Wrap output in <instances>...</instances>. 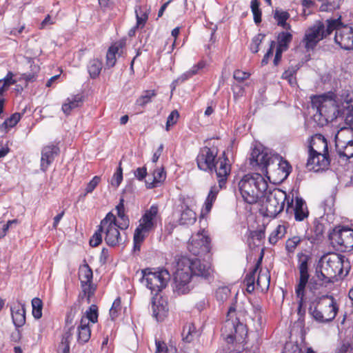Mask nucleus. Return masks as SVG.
I'll return each instance as SVG.
<instances>
[{
  "label": "nucleus",
  "mask_w": 353,
  "mask_h": 353,
  "mask_svg": "<svg viewBox=\"0 0 353 353\" xmlns=\"http://www.w3.org/2000/svg\"><path fill=\"white\" fill-rule=\"evenodd\" d=\"M250 163L252 167L261 171L263 174L270 180L268 167L277 163V171L280 174L281 181L285 179L292 171V167L287 161H284L277 154H274L262 145H256L253 148L250 157Z\"/></svg>",
  "instance_id": "nucleus-1"
},
{
  "label": "nucleus",
  "mask_w": 353,
  "mask_h": 353,
  "mask_svg": "<svg viewBox=\"0 0 353 353\" xmlns=\"http://www.w3.org/2000/svg\"><path fill=\"white\" fill-rule=\"evenodd\" d=\"M339 100L338 93L330 90L326 94L314 96L312 99V108L316 109L313 115L314 121L321 126L326 125L330 121L339 119L337 116Z\"/></svg>",
  "instance_id": "nucleus-2"
},
{
  "label": "nucleus",
  "mask_w": 353,
  "mask_h": 353,
  "mask_svg": "<svg viewBox=\"0 0 353 353\" xmlns=\"http://www.w3.org/2000/svg\"><path fill=\"white\" fill-rule=\"evenodd\" d=\"M268 188V181L259 173L248 174L239 182V189L244 201L256 203Z\"/></svg>",
  "instance_id": "nucleus-3"
},
{
  "label": "nucleus",
  "mask_w": 353,
  "mask_h": 353,
  "mask_svg": "<svg viewBox=\"0 0 353 353\" xmlns=\"http://www.w3.org/2000/svg\"><path fill=\"white\" fill-rule=\"evenodd\" d=\"M345 256L336 253L324 255L320 259L317 268L330 280L336 276L344 277L347 274L349 268L345 266Z\"/></svg>",
  "instance_id": "nucleus-4"
},
{
  "label": "nucleus",
  "mask_w": 353,
  "mask_h": 353,
  "mask_svg": "<svg viewBox=\"0 0 353 353\" xmlns=\"http://www.w3.org/2000/svg\"><path fill=\"white\" fill-rule=\"evenodd\" d=\"M236 296L235 301L230 306L228 313L227 319L222 327V332L225 335L226 340L228 343H232L237 338L241 339L247 334L245 325L241 323L236 316Z\"/></svg>",
  "instance_id": "nucleus-5"
},
{
  "label": "nucleus",
  "mask_w": 353,
  "mask_h": 353,
  "mask_svg": "<svg viewBox=\"0 0 353 353\" xmlns=\"http://www.w3.org/2000/svg\"><path fill=\"white\" fill-rule=\"evenodd\" d=\"M317 305L312 308L309 307V313L313 319L318 322L325 323L332 321L338 312V306L334 298L332 296L325 295L317 300Z\"/></svg>",
  "instance_id": "nucleus-6"
},
{
  "label": "nucleus",
  "mask_w": 353,
  "mask_h": 353,
  "mask_svg": "<svg viewBox=\"0 0 353 353\" xmlns=\"http://www.w3.org/2000/svg\"><path fill=\"white\" fill-rule=\"evenodd\" d=\"M141 274V282L156 296L166 287L170 279L169 272L165 269L152 272L147 268L142 270Z\"/></svg>",
  "instance_id": "nucleus-7"
},
{
  "label": "nucleus",
  "mask_w": 353,
  "mask_h": 353,
  "mask_svg": "<svg viewBox=\"0 0 353 353\" xmlns=\"http://www.w3.org/2000/svg\"><path fill=\"white\" fill-rule=\"evenodd\" d=\"M286 192L279 188L270 191L265 196L261 209V211H265L264 216L276 217L283 210L285 202L288 200Z\"/></svg>",
  "instance_id": "nucleus-8"
},
{
  "label": "nucleus",
  "mask_w": 353,
  "mask_h": 353,
  "mask_svg": "<svg viewBox=\"0 0 353 353\" xmlns=\"http://www.w3.org/2000/svg\"><path fill=\"white\" fill-rule=\"evenodd\" d=\"M178 266L183 267L191 275L208 279L212 274V269L208 263L201 262L197 258L190 259L182 256L178 261Z\"/></svg>",
  "instance_id": "nucleus-9"
},
{
  "label": "nucleus",
  "mask_w": 353,
  "mask_h": 353,
  "mask_svg": "<svg viewBox=\"0 0 353 353\" xmlns=\"http://www.w3.org/2000/svg\"><path fill=\"white\" fill-rule=\"evenodd\" d=\"M329 238L345 249H353V230L345 226H337L329 234Z\"/></svg>",
  "instance_id": "nucleus-10"
},
{
  "label": "nucleus",
  "mask_w": 353,
  "mask_h": 353,
  "mask_svg": "<svg viewBox=\"0 0 353 353\" xmlns=\"http://www.w3.org/2000/svg\"><path fill=\"white\" fill-rule=\"evenodd\" d=\"M159 212L158 205L154 204L145 210L139 220V224L135 230V232L139 234H146L149 233L156 227V217Z\"/></svg>",
  "instance_id": "nucleus-11"
},
{
  "label": "nucleus",
  "mask_w": 353,
  "mask_h": 353,
  "mask_svg": "<svg viewBox=\"0 0 353 353\" xmlns=\"http://www.w3.org/2000/svg\"><path fill=\"white\" fill-rule=\"evenodd\" d=\"M323 28L324 24L319 21L305 31L302 42L306 52L313 50L318 43L323 39L324 35L322 34Z\"/></svg>",
  "instance_id": "nucleus-12"
},
{
  "label": "nucleus",
  "mask_w": 353,
  "mask_h": 353,
  "mask_svg": "<svg viewBox=\"0 0 353 353\" xmlns=\"http://www.w3.org/2000/svg\"><path fill=\"white\" fill-rule=\"evenodd\" d=\"M330 283H332V280L320 272L319 268H316L315 275L310 279L307 284L309 292L305 291V294H307L310 297H313V301L316 303L318 299L321 297L319 296L320 290L322 288L327 287V284Z\"/></svg>",
  "instance_id": "nucleus-13"
},
{
  "label": "nucleus",
  "mask_w": 353,
  "mask_h": 353,
  "mask_svg": "<svg viewBox=\"0 0 353 353\" xmlns=\"http://www.w3.org/2000/svg\"><path fill=\"white\" fill-rule=\"evenodd\" d=\"M189 251L194 256H201L210 251V239L205 231L198 232L188 244Z\"/></svg>",
  "instance_id": "nucleus-14"
},
{
  "label": "nucleus",
  "mask_w": 353,
  "mask_h": 353,
  "mask_svg": "<svg viewBox=\"0 0 353 353\" xmlns=\"http://www.w3.org/2000/svg\"><path fill=\"white\" fill-rule=\"evenodd\" d=\"M37 75L34 73H23L19 77L14 75L12 72H8L7 75L2 79H0V88H5L19 82L17 86L23 88L28 87L30 84L36 81Z\"/></svg>",
  "instance_id": "nucleus-15"
},
{
  "label": "nucleus",
  "mask_w": 353,
  "mask_h": 353,
  "mask_svg": "<svg viewBox=\"0 0 353 353\" xmlns=\"http://www.w3.org/2000/svg\"><path fill=\"white\" fill-rule=\"evenodd\" d=\"M352 133L351 129H341L335 135L336 149L339 155L347 159L353 157V139H343V134Z\"/></svg>",
  "instance_id": "nucleus-16"
},
{
  "label": "nucleus",
  "mask_w": 353,
  "mask_h": 353,
  "mask_svg": "<svg viewBox=\"0 0 353 353\" xmlns=\"http://www.w3.org/2000/svg\"><path fill=\"white\" fill-rule=\"evenodd\" d=\"M334 41L341 48L353 50V25H343L335 32Z\"/></svg>",
  "instance_id": "nucleus-17"
},
{
  "label": "nucleus",
  "mask_w": 353,
  "mask_h": 353,
  "mask_svg": "<svg viewBox=\"0 0 353 353\" xmlns=\"http://www.w3.org/2000/svg\"><path fill=\"white\" fill-rule=\"evenodd\" d=\"M216 152L208 147L202 148L196 157L198 168L203 171H212L216 167Z\"/></svg>",
  "instance_id": "nucleus-18"
},
{
  "label": "nucleus",
  "mask_w": 353,
  "mask_h": 353,
  "mask_svg": "<svg viewBox=\"0 0 353 353\" xmlns=\"http://www.w3.org/2000/svg\"><path fill=\"white\" fill-rule=\"evenodd\" d=\"M330 164L329 155L325 153L309 152L306 167L316 172L327 170Z\"/></svg>",
  "instance_id": "nucleus-19"
},
{
  "label": "nucleus",
  "mask_w": 353,
  "mask_h": 353,
  "mask_svg": "<svg viewBox=\"0 0 353 353\" xmlns=\"http://www.w3.org/2000/svg\"><path fill=\"white\" fill-rule=\"evenodd\" d=\"M192 275L189 272L184 270L183 267L177 265L174 275L176 291L179 294H187L190 291V281Z\"/></svg>",
  "instance_id": "nucleus-20"
},
{
  "label": "nucleus",
  "mask_w": 353,
  "mask_h": 353,
  "mask_svg": "<svg viewBox=\"0 0 353 353\" xmlns=\"http://www.w3.org/2000/svg\"><path fill=\"white\" fill-rule=\"evenodd\" d=\"M308 270V259L306 256L301 261L299 265V280L295 287V294L296 296H302L303 294H305V288L310 281Z\"/></svg>",
  "instance_id": "nucleus-21"
},
{
  "label": "nucleus",
  "mask_w": 353,
  "mask_h": 353,
  "mask_svg": "<svg viewBox=\"0 0 353 353\" xmlns=\"http://www.w3.org/2000/svg\"><path fill=\"white\" fill-rule=\"evenodd\" d=\"M290 209L294 211V219L296 221H303L309 216V211L305 201L299 196L296 197L295 205L293 208V199L287 201L286 212Z\"/></svg>",
  "instance_id": "nucleus-22"
},
{
  "label": "nucleus",
  "mask_w": 353,
  "mask_h": 353,
  "mask_svg": "<svg viewBox=\"0 0 353 353\" xmlns=\"http://www.w3.org/2000/svg\"><path fill=\"white\" fill-rule=\"evenodd\" d=\"M85 98L86 96L83 92H80L77 94H72L62 104L61 110L63 112L66 116L70 115L73 110L83 105Z\"/></svg>",
  "instance_id": "nucleus-23"
},
{
  "label": "nucleus",
  "mask_w": 353,
  "mask_h": 353,
  "mask_svg": "<svg viewBox=\"0 0 353 353\" xmlns=\"http://www.w3.org/2000/svg\"><path fill=\"white\" fill-rule=\"evenodd\" d=\"M228 159L224 157L223 159L219 158L216 161V167L214 170L216 172L219 185L220 187H225L228 175L230 173V165Z\"/></svg>",
  "instance_id": "nucleus-24"
},
{
  "label": "nucleus",
  "mask_w": 353,
  "mask_h": 353,
  "mask_svg": "<svg viewBox=\"0 0 353 353\" xmlns=\"http://www.w3.org/2000/svg\"><path fill=\"white\" fill-rule=\"evenodd\" d=\"M59 148L54 145L45 146L41 151V169L46 171L59 154Z\"/></svg>",
  "instance_id": "nucleus-25"
},
{
  "label": "nucleus",
  "mask_w": 353,
  "mask_h": 353,
  "mask_svg": "<svg viewBox=\"0 0 353 353\" xmlns=\"http://www.w3.org/2000/svg\"><path fill=\"white\" fill-rule=\"evenodd\" d=\"M309 152L325 153L329 155L326 139L321 134H315L312 139Z\"/></svg>",
  "instance_id": "nucleus-26"
},
{
  "label": "nucleus",
  "mask_w": 353,
  "mask_h": 353,
  "mask_svg": "<svg viewBox=\"0 0 353 353\" xmlns=\"http://www.w3.org/2000/svg\"><path fill=\"white\" fill-rule=\"evenodd\" d=\"M345 103H339V107L337 116L339 119L343 120L349 128H343L342 129L353 130V105H345Z\"/></svg>",
  "instance_id": "nucleus-27"
},
{
  "label": "nucleus",
  "mask_w": 353,
  "mask_h": 353,
  "mask_svg": "<svg viewBox=\"0 0 353 353\" xmlns=\"http://www.w3.org/2000/svg\"><path fill=\"white\" fill-rule=\"evenodd\" d=\"M118 226H108L104 228L105 232V241L111 247H115L119 245L122 241V236L119 231Z\"/></svg>",
  "instance_id": "nucleus-28"
},
{
  "label": "nucleus",
  "mask_w": 353,
  "mask_h": 353,
  "mask_svg": "<svg viewBox=\"0 0 353 353\" xmlns=\"http://www.w3.org/2000/svg\"><path fill=\"white\" fill-rule=\"evenodd\" d=\"M205 66V63L204 61H199L196 65H194L190 70L182 74L179 77H178L176 80H174L172 83V86L173 88H175L176 86H179L181 83L184 82L186 80H188L194 75L199 73V71L203 70Z\"/></svg>",
  "instance_id": "nucleus-29"
},
{
  "label": "nucleus",
  "mask_w": 353,
  "mask_h": 353,
  "mask_svg": "<svg viewBox=\"0 0 353 353\" xmlns=\"http://www.w3.org/2000/svg\"><path fill=\"white\" fill-rule=\"evenodd\" d=\"M11 314L13 323L17 327H22L26 323L25 305L18 303L11 307Z\"/></svg>",
  "instance_id": "nucleus-30"
},
{
  "label": "nucleus",
  "mask_w": 353,
  "mask_h": 353,
  "mask_svg": "<svg viewBox=\"0 0 353 353\" xmlns=\"http://www.w3.org/2000/svg\"><path fill=\"white\" fill-rule=\"evenodd\" d=\"M166 178V173L163 168H157L152 173V179L148 177L145 180V185L148 188L158 187Z\"/></svg>",
  "instance_id": "nucleus-31"
},
{
  "label": "nucleus",
  "mask_w": 353,
  "mask_h": 353,
  "mask_svg": "<svg viewBox=\"0 0 353 353\" xmlns=\"http://www.w3.org/2000/svg\"><path fill=\"white\" fill-rule=\"evenodd\" d=\"M117 214L120 222H117V226L119 229L125 230L130 225V220L128 216L125 214L124 199L121 198L119 204L116 206Z\"/></svg>",
  "instance_id": "nucleus-32"
},
{
  "label": "nucleus",
  "mask_w": 353,
  "mask_h": 353,
  "mask_svg": "<svg viewBox=\"0 0 353 353\" xmlns=\"http://www.w3.org/2000/svg\"><path fill=\"white\" fill-rule=\"evenodd\" d=\"M152 309L153 316L157 321H162L168 311L167 305L164 304L163 300L156 301L154 298L152 300Z\"/></svg>",
  "instance_id": "nucleus-33"
},
{
  "label": "nucleus",
  "mask_w": 353,
  "mask_h": 353,
  "mask_svg": "<svg viewBox=\"0 0 353 353\" xmlns=\"http://www.w3.org/2000/svg\"><path fill=\"white\" fill-rule=\"evenodd\" d=\"M77 341L79 343L84 344L90 339L91 330L88 326V323L85 322L83 318L81 319L80 325L77 327Z\"/></svg>",
  "instance_id": "nucleus-34"
},
{
  "label": "nucleus",
  "mask_w": 353,
  "mask_h": 353,
  "mask_svg": "<svg viewBox=\"0 0 353 353\" xmlns=\"http://www.w3.org/2000/svg\"><path fill=\"white\" fill-rule=\"evenodd\" d=\"M74 332V327H64V333L63 334L61 341L59 344V349L61 353L70 352V343Z\"/></svg>",
  "instance_id": "nucleus-35"
},
{
  "label": "nucleus",
  "mask_w": 353,
  "mask_h": 353,
  "mask_svg": "<svg viewBox=\"0 0 353 353\" xmlns=\"http://www.w3.org/2000/svg\"><path fill=\"white\" fill-rule=\"evenodd\" d=\"M181 214L179 219L181 225H191L196 221V213L190 209L188 206L184 205H181Z\"/></svg>",
  "instance_id": "nucleus-36"
},
{
  "label": "nucleus",
  "mask_w": 353,
  "mask_h": 353,
  "mask_svg": "<svg viewBox=\"0 0 353 353\" xmlns=\"http://www.w3.org/2000/svg\"><path fill=\"white\" fill-rule=\"evenodd\" d=\"M102 68V61L98 58L90 59L87 65L88 72L92 79H96L98 77Z\"/></svg>",
  "instance_id": "nucleus-37"
},
{
  "label": "nucleus",
  "mask_w": 353,
  "mask_h": 353,
  "mask_svg": "<svg viewBox=\"0 0 353 353\" xmlns=\"http://www.w3.org/2000/svg\"><path fill=\"white\" fill-rule=\"evenodd\" d=\"M223 187H220V185H213L211 187L210 192L208 193V195L205 199V203H204V210L206 213H208L210 212L213 203L216 199L217 194H219V191L223 188Z\"/></svg>",
  "instance_id": "nucleus-38"
},
{
  "label": "nucleus",
  "mask_w": 353,
  "mask_h": 353,
  "mask_svg": "<svg viewBox=\"0 0 353 353\" xmlns=\"http://www.w3.org/2000/svg\"><path fill=\"white\" fill-rule=\"evenodd\" d=\"M290 18V14L287 11L276 8L274 10V19L276 21L277 25L284 29L290 30L291 26L286 21Z\"/></svg>",
  "instance_id": "nucleus-39"
},
{
  "label": "nucleus",
  "mask_w": 353,
  "mask_h": 353,
  "mask_svg": "<svg viewBox=\"0 0 353 353\" xmlns=\"http://www.w3.org/2000/svg\"><path fill=\"white\" fill-rule=\"evenodd\" d=\"M341 17L340 16L337 19H330L326 20L327 28L323 29L322 34L324 35L323 38L330 35L334 30L335 32H337V29L341 28L342 26Z\"/></svg>",
  "instance_id": "nucleus-40"
},
{
  "label": "nucleus",
  "mask_w": 353,
  "mask_h": 353,
  "mask_svg": "<svg viewBox=\"0 0 353 353\" xmlns=\"http://www.w3.org/2000/svg\"><path fill=\"white\" fill-rule=\"evenodd\" d=\"M79 276L81 286L92 282V270L88 264H85L80 268Z\"/></svg>",
  "instance_id": "nucleus-41"
},
{
  "label": "nucleus",
  "mask_w": 353,
  "mask_h": 353,
  "mask_svg": "<svg viewBox=\"0 0 353 353\" xmlns=\"http://www.w3.org/2000/svg\"><path fill=\"white\" fill-rule=\"evenodd\" d=\"M23 113L15 112L12 114L9 118L5 120L3 123L0 125V131L7 132L9 128L15 126L17 123L20 121L21 116Z\"/></svg>",
  "instance_id": "nucleus-42"
},
{
  "label": "nucleus",
  "mask_w": 353,
  "mask_h": 353,
  "mask_svg": "<svg viewBox=\"0 0 353 353\" xmlns=\"http://www.w3.org/2000/svg\"><path fill=\"white\" fill-rule=\"evenodd\" d=\"M292 40V34L288 32H281L277 36V46L279 48L287 50Z\"/></svg>",
  "instance_id": "nucleus-43"
},
{
  "label": "nucleus",
  "mask_w": 353,
  "mask_h": 353,
  "mask_svg": "<svg viewBox=\"0 0 353 353\" xmlns=\"http://www.w3.org/2000/svg\"><path fill=\"white\" fill-rule=\"evenodd\" d=\"M121 45H112L111 46L106 54V63L105 66L108 68L113 67L117 61L116 54L119 52Z\"/></svg>",
  "instance_id": "nucleus-44"
},
{
  "label": "nucleus",
  "mask_w": 353,
  "mask_h": 353,
  "mask_svg": "<svg viewBox=\"0 0 353 353\" xmlns=\"http://www.w3.org/2000/svg\"><path fill=\"white\" fill-rule=\"evenodd\" d=\"M338 93V99L340 103H345L346 105L353 103V90H334Z\"/></svg>",
  "instance_id": "nucleus-45"
},
{
  "label": "nucleus",
  "mask_w": 353,
  "mask_h": 353,
  "mask_svg": "<svg viewBox=\"0 0 353 353\" xmlns=\"http://www.w3.org/2000/svg\"><path fill=\"white\" fill-rule=\"evenodd\" d=\"M197 336L198 333L193 324H188L183 327L182 333L183 341L190 343L194 339L195 336Z\"/></svg>",
  "instance_id": "nucleus-46"
},
{
  "label": "nucleus",
  "mask_w": 353,
  "mask_h": 353,
  "mask_svg": "<svg viewBox=\"0 0 353 353\" xmlns=\"http://www.w3.org/2000/svg\"><path fill=\"white\" fill-rule=\"evenodd\" d=\"M286 233V228L283 225H279L274 231H273L270 237V243L274 245L279 239H281Z\"/></svg>",
  "instance_id": "nucleus-47"
},
{
  "label": "nucleus",
  "mask_w": 353,
  "mask_h": 353,
  "mask_svg": "<svg viewBox=\"0 0 353 353\" xmlns=\"http://www.w3.org/2000/svg\"><path fill=\"white\" fill-rule=\"evenodd\" d=\"M32 315L36 319H39L42 316V301L37 297L32 300Z\"/></svg>",
  "instance_id": "nucleus-48"
},
{
  "label": "nucleus",
  "mask_w": 353,
  "mask_h": 353,
  "mask_svg": "<svg viewBox=\"0 0 353 353\" xmlns=\"http://www.w3.org/2000/svg\"><path fill=\"white\" fill-rule=\"evenodd\" d=\"M260 3L258 0L251 1V10L254 16V21L256 24L261 22V10L259 8Z\"/></svg>",
  "instance_id": "nucleus-49"
},
{
  "label": "nucleus",
  "mask_w": 353,
  "mask_h": 353,
  "mask_svg": "<svg viewBox=\"0 0 353 353\" xmlns=\"http://www.w3.org/2000/svg\"><path fill=\"white\" fill-rule=\"evenodd\" d=\"M157 350L155 353H176V349L172 345L167 346V345L162 341H155Z\"/></svg>",
  "instance_id": "nucleus-50"
},
{
  "label": "nucleus",
  "mask_w": 353,
  "mask_h": 353,
  "mask_svg": "<svg viewBox=\"0 0 353 353\" xmlns=\"http://www.w3.org/2000/svg\"><path fill=\"white\" fill-rule=\"evenodd\" d=\"M257 271H254L252 270L249 274L245 276L244 279V283H245L247 288L246 290L251 293L254 290V282H255V274Z\"/></svg>",
  "instance_id": "nucleus-51"
},
{
  "label": "nucleus",
  "mask_w": 353,
  "mask_h": 353,
  "mask_svg": "<svg viewBox=\"0 0 353 353\" xmlns=\"http://www.w3.org/2000/svg\"><path fill=\"white\" fill-rule=\"evenodd\" d=\"M230 295V290L228 287L219 288L215 292L216 299L218 301L223 303Z\"/></svg>",
  "instance_id": "nucleus-52"
},
{
  "label": "nucleus",
  "mask_w": 353,
  "mask_h": 353,
  "mask_svg": "<svg viewBox=\"0 0 353 353\" xmlns=\"http://www.w3.org/2000/svg\"><path fill=\"white\" fill-rule=\"evenodd\" d=\"M112 225L117 226V221L116 216L112 212H108L105 217L101 220L99 227L104 229L108 226H112Z\"/></svg>",
  "instance_id": "nucleus-53"
},
{
  "label": "nucleus",
  "mask_w": 353,
  "mask_h": 353,
  "mask_svg": "<svg viewBox=\"0 0 353 353\" xmlns=\"http://www.w3.org/2000/svg\"><path fill=\"white\" fill-rule=\"evenodd\" d=\"M265 37V34L259 33L252 39L250 48L253 53H256L259 52V46L262 43Z\"/></svg>",
  "instance_id": "nucleus-54"
},
{
  "label": "nucleus",
  "mask_w": 353,
  "mask_h": 353,
  "mask_svg": "<svg viewBox=\"0 0 353 353\" xmlns=\"http://www.w3.org/2000/svg\"><path fill=\"white\" fill-rule=\"evenodd\" d=\"M299 299L298 301V314L300 316H302L305 314V310H302V307L304 305V303L306 301L311 302L312 304H314L315 302L313 301V297H310L307 294H303V296H296Z\"/></svg>",
  "instance_id": "nucleus-55"
},
{
  "label": "nucleus",
  "mask_w": 353,
  "mask_h": 353,
  "mask_svg": "<svg viewBox=\"0 0 353 353\" xmlns=\"http://www.w3.org/2000/svg\"><path fill=\"white\" fill-rule=\"evenodd\" d=\"M155 95L156 94L154 92V90H145V94L137 100V103L139 105L143 106L149 103L151 100V98Z\"/></svg>",
  "instance_id": "nucleus-56"
},
{
  "label": "nucleus",
  "mask_w": 353,
  "mask_h": 353,
  "mask_svg": "<svg viewBox=\"0 0 353 353\" xmlns=\"http://www.w3.org/2000/svg\"><path fill=\"white\" fill-rule=\"evenodd\" d=\"M104 229L99 226L98 230L94 233L90 240V245L92 247H97L102 242V234Z\"/></svg>",
  "instance_id": "nucleus-57"
},
{
  "label": "nucleus",
  "mask_w": 353,
  "mask_h": 353,
  "mask_svg": "<svg viewBox=\"0 0 353 353\" xmlns=\"http://www.w3.org/2000/svg\"><path fill=\"white\" fill-rule=\"evenodd\" d=\"M301 239L300 236H294L289 239L285 243V248L289 252H293L296 247L300 243Z\"/></svg>",
  "instance_id": "nucleus-58"
},
{
  "label": "nucleus",
  "mask_w": 353,
  "mask_h": 353,
  "mask_svg": "<svg viewBox=\"0 0 353 353\" xmlns=\"http://www.w3.org/2000/svg\"><path fill=\"white\" fill-rule=\"evenodd\" d=\"M142 11L141 10V8H139V10L136 8L135 10V14H136V19H137V25L136 26L138 28H143L145 24V22L148 20V14L146 13H143L141 15H140V13H141Z\"/></svg>",
  "instance_id": "nucleus-59"
},
{
  "label": "nucleus",
  "mask_w": 353,
  "mask_h": 353,
  "mask_svg": "<svg viewBox=\"0 0 353 353\" xmlns=\"http://www.w3.org/2000/svg\"><path fill=\"white\" fill-rule=\"evenodd\" d=\"M123 180V170L121 167V163H119V166L117 170V172L113 175L111 179L112 185L117 188Z\"/></svg>",
  "instance_id": "nucleus-60"
},
{
  "label": "nucleus",
  "mask_w": 353,
  "mask_h": 353,
  "mask_svg": "<svg viewBox=\"0 0 353 353\" xmlns=\"http://www.w3.org/2000/svg\"><path fill=\"white\" fill-rule=\"evenodd\" d=\"M121 310V299L119 297L117 298L110 310V315L111 319L114 320L118 316L119 311Z\"/></svg>",
  "instance_id": "nucleus-61"
},
{
  "label": "nucleus",
  "mask_w": 353,
  "mask_h": 353,
  "mask_svg": "<svg viewBox=\"0 0 353 353\" xmlns=\"http://www.w3.org/2000/svg\"><path fill=\"white\" fill-rule=\"evenodd\" d=\"M91 321L94 323L97 321L98 319V313L97 306L94 305H92L89 310L86 312V319H85Z\"/></svg>",
  "instance_id": "nucleus-62"
},
{
  "label": "nucleus",
  "mask_w": 353,
  "mask_h": 353,
  "mask_svg": "<svg viewBox=\"0 0 353 353\" xmlns=\"http://www.w3.org/2000/svg\"><path fill=\"white\" fill-rule=\"evenodd\" d=\"M145 238V234H139V232H135L134 234V247L133 250L134 252L139 251L141 248V243L144 241Z\"/></svg>",
  "instance_id": "nucleus-63"
},
{
  "label": "nucleus",
  "mask_w": 353,
  "mask_h": 353,
  "mask_svg": "<svg viewBox=\"0 0 353 353\" xmlns=\"http://www.w3.org/2000/svg\"><path fill=\"white\" fill-rule=\"evenodd\" d=\"M179 114L177 110H173L171 112V113L169 114L167 119L166 122V130L168 131L170 129V127L174 125L179 119Z\"/></svg>",
  "instance_id": "nucleus-64"
}]
</instances>
